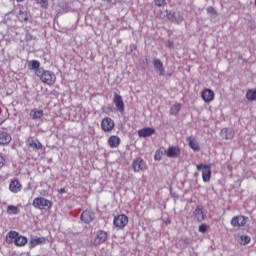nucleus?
<instances>
[{"label": "nucleus", "mask_w": 256, "mask_h": 256, "mask_svg": "<svg viewBox=\"0 0 256 256\" xmlns=\"http://www.w3.org/2000/svg\"><path fill=\"white\" fill-rule=\"evenodd\" d=\"M17 1V3H23V1H25V0H16Z\"/></svg>", "instance_id": "nucleus-41"}, {"label": "nucleus", "mask_w": 256, "mask_h": 256, "mask_svg": "<svg viewBox=\"0 0 256 256\" xmlns=\"http://www.w3.org/2000/svg\"><path fill=\"white\" fill-rule=\"evenodd\" d=\"M246 99L248 101H256V89H249L246 92Z\"/></svg>", "instance_id": "nucleus-28"}, {"label": "nucleus", "mask_w": 256, "mask_h": 256, "mask_svg": "<svg viewBox=\"0 0 256 256\" xmlns=\"http://www.w3.org/2000/svg\"><path fill=\"white\" fill-rule=\"evenodd\" d=\"M19 208L17 206L14 205H9L7 207V213L8 215H19Z\"/></svg>", "instance_id": "nucleus-30"}, {"label": "nucleus", "mask_w": 256, "mask_h": 256, "mask_svg": "<svg viewBox=\"0 0 256 256\" xmlns=\"http://www.w3.org/2000/svg\"><path fill=\"white\" fill-rule=\"evenodd\" d=\"M23 189V185L19 181V179H13L9 184V191L11 193H19Z\"/></svg>", "instance_id": "nucleus-15"}, {"label": "nucleus", "mask_w": 256, "mask_h": 256, "mask_svg": "<svg viewBox=\"0 0 256 256\" xmlns=\"http://www.w3.org/2000/svg\"><path fill=\"white\" fill-rule=\"evenodd\" d=\"M132 169L135 173H139L140 171H146L147 163L141 157L135 158L132 161Z\"/></svg>", "instance_id": "nucleus-6"}, {"label": "nucleus", "mask_w": 256, "mask_h": 256, "mask_svg": "<svg viewBox=\"0 0 256 256\" xmlns=\"http://www.w3.org/2000/svg\"><path fill=\"white\" fill-rule=\"evenodd\" d=\"M30 117L33 121H37L43 118V110L34 108L30 111Z\"/></svg>", "instance_id": "nucleus-26"}, {"label": "nucleus", "mask_w": 256, "mask_h": 256, "mask_svg": "<svg viewBox=\"0 0 256 256\" xmlns=\"http://www.w3.org/2000/svg\"><path fill=\"white\" fill-rule=\"evenodd\" d=\"M209 230V225L207 224H201L198 228L199 233H207Z\"/></svg>", "instance_id": "nucleus-34"}, {"label": "nucleus", "mask_w": 256, "mask_h": 256, "mask_svg": "<svg viewBox=\"0 0 256 256\" xmlns=\"http://www.w3.org/2000/svg\"><path fill=\"white\" fill-rule=\"evenodd\" d=\"M4 121H5V120H3V119L0 118V125H3Z\"/></svg>", "instance_id": "nucleus-40"}, {"label": "nucleus", "mask_w": 256, "mask_h": 256, "mask_svg": "<svg viewBox=\"0 0 256 256\" xmlns=\"http://www.w3.org/2000/svg\"><path fill=\"white\" fill-rule=\"evenodd\" d=\"M101 129L105 133H109L115 129V121L109 117H105L101 122Z\"/></svg>", "instance_id": "nucleus-9"}, {"label": "nucleus", "mask_w": 256, "mask_h": 256, "mask_svg": "<svg viewBox=\"0 0 256 256\" xmlns=\"http://www.w3.org/2000/svg\"><path fill=\"white\" fill-rule=\"evenodd\" d=\"M203 209L204 208L202 205H198V206H196L195 210L193 211V218L198 223H202V221H205V218L207 217L205 212H203Z\"/></svg>", "instance_id": "nucleus-10"}, {"label": "nucleus", "mask_w": 256, "mask_h": 256, "mask_svg": "<svg viewBox=\"0 0 256 256\" xmlns=\"http://www.w3.org/2000/svg\"><path fill=\"white\" fill-rule=\"evenodd\" d=\"M36 76L39 77L40 81L46 85H55V81H57V77L53 72L43 68H40V70L36 72Z\"/></svg>", "instance_id": "nucleus-2"}, {"label": "nucleus", "mask_w": 256, "mask_h": 256, "mask_svg": "<svg viewBox=\"0 0 256 256\" xmlns=\"http://www.w3.org/2000/svg\"><path fill=\"white\" fill-rule=\"evenodd\" d=\"M169 77H171V74H168Z\"/></svg>", "instance_id": "nucleus-42"}, {"label": "nucleus", "mask_w": 256, "mask_h": 256, "mask_svg": "<svg viewBox=\"0 0 256 256\" xmlns=\"http://www.w3.org/2000/svg\"><path fill=\"white\" fill-rule=\"evenodd\" d=\"M27 145L30 147V149H33L34 151H39L40 149H43V144L38 139L29 138L27 140Z\"/></svg>", "instance_id": "nucleus-18"}, {"label": "nucleus", "mask_w": 256, "mask_h": 256, "mask_svg": "<svg viewBox=\"0 0 256 256\" xmlns=\"http://www.w3.org/2000/svg\"><path fill=\"white\" fill-rule=\"evenodd\" d=\"M129 223V218L127 215L120 214L118 216L114 217L113 224L118 228V229H123L126 227V225Z\"/></svg>", "instance_id": "nucleus-7"}, {"label": "nucleus", "mask_w": 256, "mask_h": 256, "mask_svg": "<svg viewBox=\"0 0 256 256\" xmlns=\"http://www.w3.org/2000/svg\"><path fill=\"white\" fill-rule=\"evenodd\" d=\"M108 234L106 231L99 230L96 232L95 237L93 239V245H103L105 241H107Z\"/></svg>", "instance_id": "nucleus-11"}, {"label": "nucleus", "mask_w": 256, "mask_h": 256, "mask_svg": "<svg viewBox=\"0 0 256 256\" xmlns=\"http://www.w3.org/2000/svg\"><path fill=\"white\" fill-rule=\"evenodd\" d=\"M11 139V134L5 131H0V145H9Z\"/></svg>", "instance_id": "nucleus-24"}, {"label": "nucleus", "mask_w": 256, "mask_h": 256, "mask_svg": "<svg viewBox=\"0 0 256 256\" xmlns=\"http://www.w3.org/2000/svg\"><path fill=\"white\" fill-rule=\"evenodd\" d=\"M179 111H181V104L176 103L170 108V115H179Z\"/></svg>", "instance_id": "nucleus-29"}, {"label": "nucleus", "mask_w": 256, "mask_h": 256, "mask_svg": "<svg viewBox=\"0 0 256 256\" xmlns=\"http://www.w3.org/2000/svg\"><path fill=\"white\" fill-rule=\"evenodd\" d=\"M80 219H81L82 223L89 225V223H92V221L95 220V212H93L91 210H84L81 213Z\"/></svg>", "instance_id": "nucleus-12"}, {"label": "nucleus", "mask_w": 256, "mask_h": 256, "mask_svg": "<svg viewBox=\"0 0 256 256\" xmlns=\"http://www.w3.org/2000/svg\"><path fill=\"white\" fill-rule=\"evenodd\" d=\"M34 209H51V207H53V202H51V200H48L47 198H43V197H37L33 200L32 203Z\"/></svg>", "instance_id": "nucleus-3"}, {"label": "nucleus", "mask_w": 256, "mask_h": 256, "mask_svg": "<svg viewBox=\"0 0 256 256\" xmlns=\"http://www.w3.org/2000/svg\"><path fill=\"white\" fill-rule=\"evenodd\" d=\"M155 161H161L163 159V151L157 150L154 155Z\"/></svg>", "instance_id": "nucleus-33"}, {"label": "nucleus", "mask_w": 256, "mask_h": 256, "mask_svg": "<svg viewBox=\"0 0 256 256\" xmlns=\"http://www.w3.org/2000/svg\"><path fill=\"white\" fill-rule=\"evenodd\" d=\"M154 3L157 7H163V5H167V2H165V0H154Z\"/></svg>", "instance_id": "nucleus-35"}, {"label": "nucleus", "mask_w": 256, "mask_h": 256, "mask_svg": "<svg viewBox=\"0 0 256 256\" xmlns=\"http://www.w3.org/2000/svg\"><path fill=\"white\" fill-rule=\"evenodd\" d=\"M108 145L112 148L115 149L121 145V138L119 136H111L108 139Z\"/></svg>", "instance_id": "nucleus-25"}, {"label": "nucleus", "mask_w": 256, "mask_h": 256, "mask_svg": "<svg viewBox=\"0 0 256 256\" xmlns=\"http://www.w3.org/2000/svg\"><path fill=\"white\" fill-rule=\"evenodd\" d=\"M166 47H168V49H173V47H174L173 42L172 41H167L166 42Z\"/></svg>", "instance_id": "nucleus-37"}, {"label": "nucleus", "mask_w": 256, "mask_h": 256, "mask_svg": "<svg viewBox=\"0 0 256 256\" xmlns=\"http://www.w3.org/2000/svg\"><path fill=\"white\" fill-rule=\"evenodd\" d=\"M27 241V237L21 236L17 231H10L6 235V243H14L16 247H25Z\"/></svg>", "instance_id": "nucleus-1"}, {"label": "nucleus", "mask_w": 256, "mask_h": 256, "mask_svg": "<svg viewBox=\"0 0 256 256\" xmlns=\"http://www.w3.org/2000/svg\"><path fill=\"white\" fill-rule=\"evenodd\" d=\"M240 239H241V245H249V243H251V237L247 235H242Z\"/></svg>", "instance_id": "nucleus-32"}, {"label": "nucleus", "mask_w": 256, "mask_h": 256, "mask_svg": "<svg viewBox=\"0 0 256 256\" xmlns=\"http://www.w3.org/2000/svg\"><path fill=\"white\" fill-rule=\"evenodd\" d=\"M165 15L168 19V21H171V23H183V15H181V12H175L170 10H165Z\"/></svg>", "instance_id": "nucleus-5"}, {"label": "nucleus", "mask_w": 256, "mask_h": 256, "mask_svg": "<svg viewBox=\"0 0 256 256\" xmlns=\"http://www.w3.org/2000/svg\"><path fill=\"white\" fill-rule=\"evenodd\" d=\"M190 149H192L194 152L201 151V146H199V142H197V139H195L193 136H189L186 139Z\"/></svg>", "instance_id": "nucleus-19"}, {"label": "nucleus", "mask_w": 256, "mask_h": 256, "mask_svg": "<svg viewBox=\"0 0 256 256\" xmlns=\"http://www.w3.org/2000/svg\"><path fill=\"white\" fill-rule=\"evenodd\" d=\"M155 134V129L153 128H143V129H140L138 130V137H151V135H154Z\"/></svg>", "instance_id": "nucleus-23"}, {"label": "nucleus", "mask_w": 256, "mask_h": 256, "mask_svg": "<svg viewBox=\"0 0 256 256\" xmlns=\"http://www.w3.org/2000/svg\"><path fill=\"white\" fill-rule=\"evenodd\" d=\"M220 135L222 139L229 140L233 139V137L235 136V132L231 128H224L221 130Z\"/></svg>", "instance_id": "nucleus-22"}, {"label": "nucleus", "mask_w": 256, "mask_h": 256, "mask_svg": "<svg viewBox=\"0 0 256 256\" xmlns=\"http://www.w3.org/2000/svg\"><path fill=\"white\" fill-rule=\"evenodd\" d=\"M153 67L158 75L161 77L165 75V67L163 66V62L160 59L156 58L153 60Z\"/></svg>", "instance_id": "nucleus-16"}, {"label": "nucleus", "mask_w": 256, "mask_h": 256, "mask_svg": "<svg viewBox=\"0 0 256 256\" xmlns=\"http://www.w3.org/2000/svg\"><path fill=\"white\" fill-rule=\"evenodd\" d=\"M207 12L208 13H215V8L210 6V7L207 8Z\"/></svg>", "instance_id": "nucleus-38"}, {"label": "nucleus", "mask_w": 256, "mask_h": 256, "mask_svg": "<svg viewBox=\"0 0 256 256\" xmlns=\"http://www.w3.org/2000/svg\"><path fill=\"white\" fill-rule=\"evenodd\" d=\"M5 166V158L0 154V169Z\"/></svg>", "instance_id": "nucleus-36"}, {"label": "nucleus", "mask_w": 256, "mask_h": 256, "mask_svg": "<svg viewBox=\"0 0 256 256\" xmlns=\"http://www.w3.org/2000/svg\"><path fill=\"white\" fill-rule=\"evenodd\" d=\"M37 5H40L42 9H47L49 7V0H35Z\"/></svg>", "instance_id": "nucleus-31"}, {"label": "nucleus", "mask_w": 256, "mask_h": 256, "mask_svg": "<svg viewBox=\"0 0 256 256\" xmlns=\"http://www.w3.org/2000/svg\"><path fill=\"white\" fill-rule=\"evenodd\" d=\"M113 103L119 113H125V102H123V97H121V95L114 93Z\"/></svg>", "instance_id": "nucleus-13"}, {"label": "nucleus", "mask_w": 256, "mask_h": 256, "mask_svg": "<svg viewBox=\"0 0 256 256\" xmlns=\"http://www.w3.org/2000/svg\"><path fill=\"white\" fill-rule=\"evenodd\" d=\"M165 154L167 157H170L171 159H177V157H180L181 155V148L178 146H170L166 151Z\"/></svg>", "instance_id": "nucleus-14"}, {"label": "nucleus", "mask_w": 256, "mask_h": 256, "mask_svg": "<svg viewBox=\"0 0 256 256\" xmlns=\"http://www.w3.org/2000/svg\"><path fill=\"white\" fill-rule=\"evenodd\" d=\"M17 17L21 23H27V21H29V17H31V14L27 10H20Z\"/></svg>", "instance_id": "nucleus-27"}, {"label": "nucleus", "mask_w": 256, "mask_h": 256, "mask_svg": "<svg viewBox=\"0 0 256 256\" xmlns=\"http://www.w3.org/2000/svg\"><path fill=\"white\" fill-rule=\"evenodd\" d=\"M47 243V238L39 237V238H32L29 242L30 249L37 247V245H45Z\"/></svg>", "instance_id": "nucleus-20"}, {"label": "nucleus", "mask_w": 256, "mask_h": 256, "mask_svg": "<svg viewBox=\"0 0 256 256\" xmlns=\"http://www.w3.org/2000/svg\"><path fill=\"white\" fill-rule=\"evenodd\" d=\"M201 97L205 103H211L213 99H215V92L211 89H204V91L201 93Z\"/></svg>", "instance_id": "nucleus-17"}, {"label": "nucleus", "mask_w": 256, "mask_h": 256, "mask_svg": "<svg viewBox=\"0 0 256 256\" xmlns=\"http://www.w3.org/2000/svg\"><path fill=\"white\" fill-rule=\"evenodd\" d=\"M196 169L197 171L202 170V181L204 183H209V181H211V165L197 164Z\"/></svg>", "instance_id": "nucleus-4"}, {"label": "nucleus", "mask_w": 256, "mask_h": 256, "mask_svg": "<svg viewBox=\"0 0 256 256\" xmlns=\"http://www.w3.org/2000/svg\"><path fill=\"white\" fill-rule=\"evenodd\" d=\"M248 219V217L243 215L234 216L230 221V225H232V227H245Z\"/></svg>", "instance_id": "nucleus-8"}, {"label": "nucleus", "mask_w": 256, "mask_h": 256, "mask_svg": "<svg viewBox=\"0 0 256 256\" xmlns=\"http://www.w3.org/2000/svg\"><path fill=\"white\" fill-rule=\"evenodd\" d=\"M41 62L39 60H31L28 62V69L30 71H34L35 75H37V71H41Z\"/></svg>", "instance_id": "nucleus-21"}, {"label": "nucleus", "mask_w": 256, "mask_h": 256, "mask_svg": "<svg viewBox=\"0 0 256 256\" xmlns=\"http://www.w3.org/2000/svg\"><path fill=\"white\" fill-rule=\"evenodd\" d=\"M58 193H60L61 195H63V193H67V190H65V188H60L58 190Z\"/></svg>", "instance_id": "nucleus-39"}]
</instances>
